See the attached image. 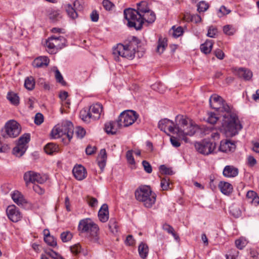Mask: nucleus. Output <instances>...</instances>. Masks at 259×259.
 Here are the masks:
<instances>
[{
    "instance_id": "obj_1",
    "label": "nucleus",
    "mask_w": 259,
    "mask_h": 259,
    "mask_svg": "<svg viewBox=\"0 0 259 259\" xmlns=\"http://www.w3.org/2000/svg\"><path fill=\"white\" fill-rule=\"evenodd\" d=\"M210 107L219 113H222L223 119L221 131L227 137H232L238 134L242 126L237 115L232 113L230 106L217 95H212L209 98Z\"/></svg>"
},
{
    "instance_id": "obj_2",
    "label": "nucleus",
    "mask_w": 259,
    "mask_h": 259,
    "mask_svg": "<svg viewBox=\"0 0 259 259\" xmlns=\"http://www.w3.org/2000/svg\"><path fill=\"white\" fill-rule=\"evenodd\" d=\"M140 40L135 36H132L128 42L124 44H118L113 49V55L116 61H119L120 57L130 60L133 59L135 57L136 49Z\"/></svg>"
},
{
    "instance_id": "obj_3",
    "label": "nucleus",
    "mask_w": 259,
    "mask_h": 259,
    "mask_svg": "<svg viewBox=\"0 0 259 259\" xmlns=\"http://www.w3.org/2000/svg\"><path fill=\"white\" fill-rule=\"evenodd\" d=\"M176 124H175V131L180 138H182L186 142L187 139L185 136H193L199 130V126L193 123L188 118L182 115H178L176 117Z\"/></svg>"
},
{
    "instance_id": "obj_4",
    "label": "nucleus",
    "mask_w": 259,
    "mask_h": 259,
    "mask_svg": "<svg viewBox=\"0 0 259 259\" xmlns=\"http://www.w3.org/2000/svg\"><path fill=\"white\" fill-rule=\"evenodd\" d=\"M135 194L136 199L142 202L146 207H151L155 202L156 195L148 186L139 187L135 191Z\"/></svg>"
},
{
    "instance_id": "obj_5",
    "label": "nucleus",
    "mask_w": 259,
    "mask_h": 259,
    "mask_svg": "<svg viewBox=\"0 0 259 259\" xmlns=\"http://www.w3.org/2000/svg\"><path fill=\"white\" fill-rule=\"evenodd\" d=\"M78 230L82 233H87L91 241L98 242L99 227L90 219L81 220L79 223Z\"/></svg>"
},
{
    "instance_id": "obj_6",
    "label": "nucleus",
    "mask_w": 259,
    "mask_h": 259,
    "mask_svg": "<svg viewBox=\"0 0 259 259\" xmlns=\"http://www.w3.org/2000/svg\"><path fill=\"white\" fill-rule=\"evenodd\" d=\"M52 136L54 138H59L66 136L70 141L73 135V125L69 121H64L61 124H58L52 131Z\"/></svg>"
},
{
    "instance_id": "obj_7",
    "label": "nucleus",
    "mask_w": 259,
    "mask_h": 259,
    "mask_svg": "<svg viewBox=\"0 0 259 259\" xmlns=\"http://www.w3.org/2000/svg\"><path fill=\"white\" fill-rule=\"evenodd\" d=\"M124 16L125 19L127 21V26L131 28H134L135 29L141 30L143 27V21H142L140 14L136 9L132 8L125 9L124 10Z\"/></svg>"
},
{
    "instance_id": "obj_8",
    "label": "nucleus",
    "mask_w": 259,
    "mask_h": 259,
    "mask_svg": "<svg viewBox=\"0 0 259 259\" xmlns=\"http://www.w3.org/2000/svg\"><path fill=\"white\" fill-rule=\"evenodd\" d=\"M103 106L101 104L96 103L90 107L89 110L83 109L80 112V117L85 122H89L91 119L97 120L100 118Z\"/></svg>"
},
{
    "instance_id": "obj_9",
    "label": "nucleus",
    "mask_w": 259,
    "mask_h": 259,
    "mask_svg": "<svg viewBox=\"0 0 259 259\" xmlns=\"http://www.w3.org/2000/svg\"><path fill=\"white\" fill-rule=\"evenodd\" d=\"M21 131L20 125L16 121L11 120L5 124L4 131L2 133V136L4 138H16L20 134Z\"/></svg>"
},
{
    "instance_id": "obj_10",
    "label": "nucleus",
    "mask_w": 259,
    "mask_h": 259,
    "mask_svg": "<svg viewBox=\"0 0 259 259\" xmlns=\"http://www.w3.org/2000/svg\"><path fill=\"white\" fill-rule=\"evenodd\" d=\"M195 148L199 153L208 155L211 154L216 147L215 143L207 140H202L201 142H196L194 144Z\"/></svg>"
},
{
    "instance_id": "obj_11",
    "label": "nucleus",
    "mask_w": 259,
    "mask_h": 259,
    "mask_svg": "<svg viewBox=\"0 0 259 259\" xmlns=\"http://www.w3.org/2000/svg\"><path fill=\"white\" fill-rule=\"evenodd\" d=\"M138 117L137 113L133 110H127L120 113L118 120L122 126L126 127L133 124Z\"/></svg>"
},
{
    "instance_id": "obj_12",
    "label": "nucleus",
    "mask_w": 259,
    "mask_h": 259,
    "mask_svg": "<svg viewBox=\"0 0 259 259\" xmlns=\"http://www.w3.org/2000/svg\"><path fill=\"white\" fill-rule=\"evenodd\" d=\"M47 175H40L39 174L32 171H28L24 175V180L26 184H28V183H32L34 184L35 183L43 184L47 181Z\"/></svg>"
},
{
    "instance_id": "obj_13",
    "label": "nucleus",
    "mask_w": 259,
    "mask_h": 259,
    "mask_svg": "<svg viewBox=\"0 0 259 259\" xmlns=\"http://www.w3.org/2000/svg\"><path fill=\"white\" fill-rule=\"evenodd\" d=\"M73 7L70 4H68L66 6V11L68 16L72 19L77 17V13L76 11H81L83 9L81 0H76L73 3Z\"/></svg>"
},
{
    "instance_id": "obj_14",
    "label": "nucleus",
    "mask_w": 259,
    "mask_h": 259,
    "mask_svg": "<svg viewBox=\"0 0 259 259\" xmlns=\"http://www.w3.org/2000/svg\"><path fill=\"white\" fill-rule=\"evenodd\" d=\"M6 212L8 218L13 222H18L22 217L21 213L14 205L9 206L6 209Z\"/></svg>"
},
{
    "instance_id": "obj_15",
    "label": "nucleus",
    "mask_w": 259,
    "mask_h": 259,
    "mask_svg": "<svg viewBox=\"0 0 259 259\" xmlns=\"http://www.w3.org/2000/svg\"><path fill=\"white\" fill-rule=\"evenodd\" d=\"M122 126V124L118 119L116 121H109L105 123L104 130L107 134L115 135Z\"/></svg>"
},
{
    "instance_id": "obj_16",
    "label": "nucleus",
    "mask_w": 259,
    "mask_h": 259,
    "mask_svg": "<svg viewBox=\"0 0 259 259\" xmlns=\"http://www.w3.org/2000/svg\"><path fill=\"white\" fill-rule=\"evenodd\" d=\"M158 127L161 131L166 133L167 130L169 132L175 133V124L174 122L169 119L165 118L159 121Z\"/></svg>"
},
{
    "instance_id": "obj_17",
    "label": "nucleus",
    "mask_w": 259,
    "mask_h": 259,
    "mask_svg": "<svg viewBox=\"0 0 259 259\" xmlns=\"http://www.w3.org/2000/svg\"><path fill=\"white\" fill-rule=\"evenodd\" d=\"M72 172L76 179L79 181H81L85 179L87 175L85 168L81 165L74 166L73 168Z\"/></svg>"
},
{
    "instance_id": "obj_18",
    "label": "nucleus",
    "mask_w": 259,
    "mask_h": 259,
    "mask_svg": "<svg viewBox=\"0 0 259 259\" xmlns=\"http://www.w3.org/2000/svg\"><path fill=\"white\" fill-rule=\"evenodd\" d=\"M235 149V145L230 140L222 141L220 143L219 150L223 152L231 151Z\"/></svg>"
},
{
    "instance_id": "obj_19",
    "label": "nucleus",
    "mask_w": 259,
    "mask_h": 259,
    "mask_svg": "<svg viewBox=\"0 0 259 259\" xmlns=\"http://www.w3.org/2000/svg\"><path fill=\"white\" fill-rule=\"evenodd\" d=\"M99 220L103 222H106L109 219L108 207L106 204L102 205L98 212Z\"/></svg>"
},
{
    "instance_id": "obj_20",
    "label": "nucleus",
    "mask_w": 259,
    "mask_h": 259,
    "mask_svg": "<svg viewBox=\"0 0 259 259\" xmlns=\"http://www.w3.org/2000/svg\"><path fill=\"white\" fill-rule=\"evenodd\" d=\"M49 63V59L46 56H40L34 59L32 65L34 67H47Z\"/></svg>"
},
{
    "instance_id": "obj_21",
    "label": "nucleus",
    "mask_w": 259,
    "mask_h": 259,
    "mask_svg": "<svg viewBox=\"0 0 259 259\" xmlns=\"http://www.w3.org/2000/svg\"><path fill=\"white\" fill-rule=\"evenodd\" d=\"M223 174L225 177H235L238 174V169L237 168L233 166L227 165L225 167Z\"/></svg>"
},
{
    "instance_id": "obj_22",
    "label": "nucleus",
    "mask_w": 259,
    "mask_h": 259,
    "mask_svg": "<svg viewBox=\"0 0 259 259\" xmlns=\"http://www.w3.org/2000/svg\"><path fill=\"white\" fill-rule=\"evenodd\" d=\"M11 197L15 203L17 205H23L26 203V200L24 199L22 194L18 191H14L11 194Z\"/></svg>"
},
{
    "instance_id": "obj_23",
    "label": "nucleus",
    "mask_w": 259,
    "mask_h": 259,
    "mask_svg": "<svg viewBox=\"0 0 259 259\" xmlns=\"http://www.w3.org/2000/svg\"><path fill=\"white\" fill-rule=\"evenodd\" d=\"M140 15L141 17V19L142 20V21H143V24L144 23V22L152 23L155 21L156 19L155 14L152 11L141 14Z\"/></svg>"
},
{
    "instance_id": "obj_24",
    "label": "nucleus",
    "mask_w": 259,
    "mask_h": 259,
    "mask_svg": "<svg viewBox=\"0 0 259 259\" xmlns=\"http://www.w3.org/2000/svg\"><path fill=\"white\" fill-rule=\"evenodd\" d=\"M219 188L221 192L226 195H229L233 191L232 185L226 182H220L219 184Z\"/></svg>"
},
{
    "instance_id": "obj_25",
    "label": "nucleus",
    "mask_w": 259,
    "mask_h": 259,
    "mask_svg": "<svg viewBox=\"0 0 259 259\" xmlns=\"http://www.w3.org/2000/svg\"><path fill=\"white\" fill-rule=\"evenodd\" d=\"M44 241L49 246L52 247L56 246L57 245L56 238L53 236L50 235L49 230L45 229L44 231Z\"/></svg>"
},
{
    "instance_id": "obj_26",
    "label": "nucleus",
    "mask_w": 259,
    "mask_h": 259,
    "mask_svg": "<svg viewBox=\"0 0 259 259\" xmlns=\"http://www.w3.org/2000/svg\"><path fill=\"white\" fill-rule=\"evenodd\" d=\"M107 159V154L105 149L100 150V154L98 157V165L101 170H103L105 166Z\"/></svg>"
},
{
    "instance_id": "obj_27",
    "label": "nucleus",
    "mask_w": 259,
    "mask_h": 259,
    "mask_svg": "<svg viewBox=\"0 0 259 259\" xmlns=\"http://www.w3.org/2000/svg\"><path fill=\"white\" fill-rule=\"evenodd\" d=\"M237 74L239 77H242L246 80H250L252 77V72L243 68H239L237 70Z\"/></svg>"
},
{
    "instance_id": "obj_28",
    "label": "nucleus",
    "mask_w": 259,
    "mask_h": 259,
    "mask_svg": "<svg viewBox=\"0 0 259 259\" xmlns=\"http://www.w3.org/2000/svg\"><path fill=\"white\" fill-rule=\"evenodd\" d=\"M138 252L140 256L143 259H146L149 253V247L147 244L142 242L138 246Z\"/></svg>"
},
{
    "instance_id": "obj_29",
    "label": "nucleus",
    "mask_w": 259,
    "mask_h": 259,
    "mask_svg": "<svg viewBox=\"0 0 259 259\" xmlns=\"http://www.w3.org/2000/svg\"><path fill=\"white\" fill-rule=\"evenodd\" d=\"M246 198L249 202L254 206H257L259 204V197L253 191H248L246 194Z\"/></svg>"
},
{
    "instance_id": "obj_30",
    "label": "nucleus",
    "mask_w": 259,
    "mask_h": 259,
    "mask_svg": "<svg viewBox=\"0 0 259 259\" xmlns=\"http://www.w3.org/2000/svg\"><path fill=\"white\" fill-rule=\"evenodd\" d=\"M213 44V42L212 40L208 39L206 40L204 44L200 46V50L201 52L205 54H209L211 51Z\"/></svg>"
},
{
    "instance_id": "obj_31",
    "label": "nucleus",
    "mask_w": 259,
    "mask_h": 259,
    "mask_svg": "<svg viewBox=\"0 0 259 259\" xmlns=\"http://www.w3.org/2000/svg\"><path fill=\"white\" fill-rule=\"evenodd\" d=\"M46 46L47 48L48 52L50 54H55L57 52L54 42V36H52L46 40Z\"/></svg>"
},
{
    "instance_id": "obj_32",
    "label": "nucleus",
    "mask_w": 259,
    "mask_h": 259,
    "mask_svg": "<svg viewBox=\"0 0 259 259\" xmlns=\"http://www.w3.org/2000/svg\"><path fill=\"white\" fill-rule=\"evenodd\" d=\"M136 10L141 15V14L148 12L151 11L148 7V3L146 2L142 1L137 4V9Z\"/></svg>"
},
{
    "instance_id": "obj_33",
    "label": "nucleus",
    "mask_w": 259,
    "mask_h": 259,
    "mask_svg": "<svg viewBox=\"0 0 259 259\" xmlns=\"http://www.w3.org/2000/svg\"><path fill=\"white\" fill-rule=\"evenodd\" d=\"M54 42L55 48L57 51L59 49H61L65 46L66 39L62 36H59L58 37L54 36Z\"/></svg>"
},
{
    "instance_id": "obj_34",
    "label": "nucleus",
    "mask_w": 259,
    "mask_h": 259,
    "mask_svg": "<svg viewBox=\"0 0 259 259\" xmlns=\"http://www.w3.org/2000/svg\"><path fill=\"white\" fill-rule=\"evenodd\" d=\"M167 45V39L162 37H159L156 48V52L159 54L162 53Z\"/></svg>"
},
{
    "instance_id": "obj_35",
    "label": "nucleus",
    "mask_w": 259,
    "mask_h": 259,
    "mask_svg": "<svg viewBox=\"0 0 259 259\" xmlns=\"http://www.w3.org/2000/svg\"><path fill=\"white\" fill-rule=\"evenodd\" d=\"M27 146H22L17 144V146L13 148V154L17 157H21L25 152Z\"/></svg>"
},
{
    "instance_id": "obj_36",
    "label": "nucleus",
    "mask_w": 259,
    "mask_h": 259,
    "mask_svg": "<svg viewBox=\"0 0 259 259\" xmlns=\"http://www.w3.org/2000/svg\"><path fill=\"white\" fill-rule=\"evenodd\" d=\"M163 229L166 231L168 234H171L174 238L178 241L180 239L179 236L175 232L174 228L167 224H164L162 226Z\"/></svg>"
},
{
    "instance_id": "obj_37",
    "label": "nucleus",
    "mask_w": 259,
    "mask_h": 259,
    "mask_svg": "<svg viewBox=\"0 0 259 259\" xmlns=\"http://www.w3.org/2000/svg\"><path fill=\"white\" fill-rule=\"evenodd\" d=\"M108 226L112 233L115 234L118 232L119 226L115 219L112 218L110 220Z\"/></svg>"
},
{
    "instance_id": "obj_38",
    "label": "nucleus",
    "mask_w": 259,
    "mask_h": 259,
    "mask_svg": "<svg viewBox=\"0 0 259 259\" xmlns=\"http://www.w3.org/2000/svg\"><path fill=\"white\" fill-rule=\"evenodd\" d=\"M25 87L28 90H32L35 87V80L32 76L27 77L24 82Z\"/></svg>"
},
{
    "instance_id": "obj_39",
    "label": "nucleus",
    "mask_w": 259,
    "mask_h": 259,
    "mask_svg": "<svg viewBox=\"0 0 259 259\" xmlns=\"http://www.w3.org/2000/svg\"><path fill=\"white\" fill-rule=\"evenodd\" d=\"M7 98L13 105L15 106L19 105L20 100L17 94L9 93L7 95Z\"/></svg>"
},
{
    "instance_id": "obj_40",
    "label": "nucleus",
    "mask_w": 259,
    "mask_h": 259,
    "mask_svg": "<svg viewBox=\"0 0 259 259\" xmlns=\"http://www.w3.org/2000/svg\"><path fill=\"white\" fill-rule=\"evenodd\" d=\"M30 135L29 134H24L21 136L18 141V144L22 146H27L26 144L30 141Z\"/></svg>"
},
{
    "instance_id": "obj_41",
    "label": "nucleus",
    "mask_w": 259,
    "mask_h": 259,
    "mask_svg": "<svg viewBox=\"0 0 259 259\" xmlns=\"http://www.w3.org/2000/svg\"><path fill=\"white\" fill-rule=\"evenodd\" d=\"M58 146L53 143H49L44 148L45 152L49 154H51L56 152Z\"/></svg>"
},
{
    "instance_id": "obj_42",
    "label": "nucleus",
    "mask_w": 259,
    "mask_h": 259,
    "mask_svg": "<svg viewBox=\"0 0 259 259\" xmlns=\"http://www.w3.org/2000/svg\"><path fill=\"white\" fill-rule=\"evenodd\" d=\"M168 177L165 176L161 179L160 186L163 190H167L169 189H171Z\"/></svg>"
},
{
    "instance_id": "obj_43",
    "label": "nucleus",
    "mask_w": 259,
    "mask_h": 259,
    "mask_svg": "<svg viewBox=\"0 0 259 259\" xmlns=\"http://www.w3.org/2000/svg\"><path fill=\"white\" fill-rule=\"evenodd\" d=\"M45 253L49 255L51 257L54 259H65L60 254L53 250L52 249H49L45 250Z\"/></svg>"
},
{
    "instance_id": "obj_44",
    "label": "nucleus",
    "mask_w": 259,
    "mask_h": 259,
    "mask_svg": "<svg viewBox=\"0 0 259 259\" xmlns=\"http://www.w3.org/2000/svg\"><path fill=\"white\" fill-rule=\"evenodd\" d=\"M172 35L174 37L177 38L181 36L183 34V29L182 27L179 26L176 27L175 26H172Z\"/></svg>"
},
{
    "instance_id": "obj_45",
    "label": "nucleus",
    "mask_w": 259,
    "mask_h": 259,
    "mask_svg": "<svg viewBox=\"0 0 259 259\" xmlns=\"http://www.w3.org/2000/svg\"><path fill=\"white\" fill-rule=\"evenodd\" d=\"M72 237V234L70 231L63 232L60 235V238L63 242H66L71 240Z\"/></svg>"
},
{
    "instance_id": "obj_46",
    "label": "nucleus",
    "mask_w": 259,
    "mask_h": 259,
    "mask_svg": "<svg viewBox=\"0 0 259 259\" xmlns=\"http://www.w3.org/2000/svg\"><path fill=\"white\" fill-rule=\"evenodd\" d=\"M223 31L227 35H232L235 32L236 30L232 25H227L224 26Z\"/></svg>"
},
{
    "instance_id": "obj_47",
    "label": "nucleus",
    "mask_w": 259,
    "mask_h": 259,
    "mask_svg": "<svg viewBox=\"0 0 259 259\" xmlns=\"http://www.w3.org/2000/svg\"><path fill=\"white\" fill-rule=\"evenodd\" d=\"M208 8L209 5L204 1H201L197 5V11L199 12H205Z\"/></svg>"
},
{
    "instance_id": "obj_48",
    "label": "nucleus",
    "mask_w": 259,
    "mask_h": 259,
    "mask_svg": "<svg viewBox=\"0 0 259 259\" xmlns=\"http://www.w3.org/2000/svg\"><path fill=\"white\" fill-rule=\"evenodd\" d=\"M231 12V10L228 9L225 6H222L219 9L218 12V16L220 18L229 14Z\"/></svg>"
},
{
    "instance_id": "obj_49",
    "label": "nucleus",
    "mask_w": 259,
    "mask_h": 259,
    "mask_svg": "<svg viewBox=\"0 0 259 259\" xmlns=\"http://www.w3.org/2000/svg\"><path fill=\"white\" fill-rule=\"evenodd\" d=\"M239 251L235 249H231L229 254L226 255L227 259H238Z\"/></svg>"
},
{
    "instance_id": "obj_50",
    "label": "nucleus",
    "mask_w": 259,
    "mask_h": 259,
    "mask_svg": "<svg viewBox=\"0 0 259 259\" xmlns=\"http://www.w3.org/2000/svg\"><path fill=\"white\" fill-rule=\"evenodd\" d=\"M55 78L58 82L61 83L62 85H66V82L64 80L62 74L58 69L55 71Z\"/></svg>"
},
{
    "instance_id": "obj_51",
    "label": "nucleus",
    "mask_w": 259,
    "mask_h": 259,
    "mask_svg": "<svg viewBox=\"0 0 259 259\" xmlns=\"http://www.w3.org/2000/svg\"><path fill=\"white\" fill-rule=\"evenodd\" d=\"M208 115L207 122L212 124L215 123L219 119V117L217 116L215 113L210 112L208 113Z\"/></svg>"
},
{
    "instance_id": "obj_52",
    "label": "nucleus",
    "mask_w": 259,
    "mask_h": 259,
    "mask_svg": "<svg viewBox=\"0 0 259 259\" xmlns=\"http://www.w3.org/2000/svg\"><path fill=\"white\" fill-rule=\"evenodd\" d=\"M49 18L53 22L57 21L61 18L60 13L58 11H53L49 14Z\"/></svg>"
},
{
    "instance_id": "obj_53",
    "label": "nucleus",
    "mask_w": 259,
    "mask_h": 259,
    "mask_svg": "<svg viewBox=\"0 0 259 259\" xmlns=\"http://www.w3.org/2000/svg\"><path fill=\"white\" fill-rule=\"evenodd\" d=\"M102 5L104 9L107 11H111L114 7V5L109 0H104Z\"/></svg>"
},
{
    "instance_id": "obj_54",
    "label": "nucleus",
    "mask_w": 259,
    "mask_h": 259,
    "mask_svg": "<svg viewBox=\"0 0 259 259\" xmlns=\"http://www.w3.org/2000/svg\"><path fill=\"white\" fill-rule=\"evenodd\" d=\"M218 33V30L216 27L211 26L209 27L207 33V36L209 37H214Z\"/></svg>"
},
{
    "instance_id": "obj_55",
    "label": "nucleus",
    "mask_w": 259,
    "mask_h": 259,
    "mask_svg": "<svg viewBox=\"0 0 259 259\" xmlns=\"http://www.w3.org/2000/svg\"><path fill=\"white\" fill-rule=\"evenodd\" d=\"M160 171L163 174L168 175H172L174 172L172 170L167 167H166L164 165H161L159 167Z\"/></svg>"
},
{
    "instance_id": "obj_56",
    "label": "nucleus",
    "mask_w": 259,
    "mask_h": 259,
    "mask_svg": "<svg viewBox=\"0 0 259 259\" xmlns=\"http://www.w3.org/2000/svg\"><path fill=\"white\" fill-rule=\"evenodd\" d=\"M142 165L144 167L145 171L148 173L151 174L152 171V168L151 164L146 160H143L142 161Z\"/></svg>"
},
{
    "instance_id": "obj_57",
    "label": "nucleus",
    "mask_w": 259,
    "mask_h": 259,
    "mask_svg": "<svg viewBox=\"0 0 259 259\" xmlns=\"http://www.w3.org/2000/svg\"><path fill=\"white\" fill-rule=\"evenodd\" d=\"M246 244V241L242 239H239L235 241V245L239 249H242L245 246Z\"/></svg>"
},
{
    "instance_id": "obj_58",
    "label": "nucleus",
    "mask_w": 259,
    "mask_h": 259,
    "mask_svg": "<svg viewBox=\"0 0 259 259\" xmlns=\"http://www.w3.org/2000/svg\"><path fill=\"white\" fill-rule=\"evenodd\" d=\"M44 121V116L41 113H37L35 114L34 123L37 125H40Z\"/></svg>"
},
{
    "instance_id": "obj_59",
    "label": "nucleus",
    "mask_w": 259,
    "mask_h": 259,
    "mask_svg": "<svg viewBox=\"0 0 259 259\" xmlns=\"http://www.w3.org/2000/svg\"><path fill=\"white\" fill-rule=\"evenodd\" d=\"M126 157L128 162L131 164L135 163L134 158L133 156V151L128 150L126 154Z\"/></svg>"
},
{
    "instance_id": "obj_60",
    "label": "nucleus",
    "mask_w": 259,
    "mask_h": 259,
    "mask_svg": "<svg viewBox=\"0 0 259 259\" xmlns=\"http://www.w3.org/2000/svg\"><path fill=\"white\" fill-rule=\"evenodd\" d=\"M70 249L71 252L75 254H77L81 251V246L79 244H76L71 246Z\"/></svg>"
},
{
    "instance_id": "obj_61",
    "label": "nucleus",
    "mask_w": 259,
    "mask_h": 259,
    "mask_svg": "<svg viewBox=\"0 0 259 259\" xmlns=\"http://www.w3.org/2000/svg\"><path fill=\"white\" fill-rule=\"evenodd\" d=\"M125 244L128 246H133L135 244V240L132 235H128L125 240Z\"/></svg>"
},
{
    "instance_id": "obj_62",
    "label": "nucleus",
    "mask_w": 259,
    "mask_h": 259,
    "mask_svg": "<svg viewBox=\"0 0 259 259\" xmlns=\"http://www.w3.org/2000/svg\"><path fill=\"white\" fill-rule=\"evenodd\" d=\"M76 134L78 138H82L85 134V131L83 128L78 126L76 128Z\"/></svg>"
},
{
    "instance_id": "obj_63",
    "label": "nucleus",
    "mask_w": 259,
    "mask_h": 259,
    "mask_svg": "<svg viewBox=\"0 0 259 259\" xmlns=\"http://www.w3.org/2000/svg\"><path fill=\"white\" fill-rule=\"evenodd\" d=\"M230 212L232 213V214L234 216L235 218H238L241 215V211L239 209V208L236 207L234 208L232 207L230 209Z\"/></svg>"
},
{
    "instance_id": "obj_64",
    "label": "nucleus",
    "mask_w": 259,
    "mask_h": 259,
    "mask_svg": "<svg viewBox=\"0 0 259 259\" xmlns=\"http://www.w3.org/2000/svg\"><path fill=\"white\" fill-rule=\"evenodd\" d=\"M214 54L216 57L220 60L223 59L225 57V54L224 53V52L221 49H219L215 50L214 51Z\"/></svg>"
}]
</instances>
